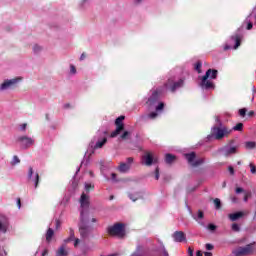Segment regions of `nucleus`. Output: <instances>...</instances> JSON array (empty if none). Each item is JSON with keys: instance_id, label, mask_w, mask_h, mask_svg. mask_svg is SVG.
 Wrapping results in <instances>:
<instances>
[{"instance_id": "nucleus-59", "label": "nucleus", "mask_w": 256, "mask_h": 256, "mask_svg": "<svg viewBox=\"0 0 256 256\" xmlns=\"http://www.w3.org/2000/svg\"><path fill=\"white\" fill-rule=\"evenodd\" d=\"M91 222L92 223H97V219L96 218H92Z\"/></svg>"}, {"instance_id": "nucleus-19", "label": "nucleus", "mask_w": 256, "mask_h": 256, "mask_svg": "<svg viewBox=\"0 0 256 256\" xmlns=\"http://www.w3.org/2000/svg\"><path fill=\"white\" fill-rule=\"evenodd\" d=\"M156 160L153 159V154L147 153L146 155L142 156V164L146 165L147 167H151Z\"/></svg>"}, {"instance_id": "nucleus-16", "label": "nucleus", "mask_w": 256, "mask_h": 256, "mask_svg": "<svg viewBox=\"0 0 256 256\" xmlns=\"http://www.w3.org/2000/svg\"><path fill=\"white\" fill-rule=\"evenodd\" d=\"M9 229V219L5 215H0V233H7Z\"/></svg>"}, {"instance_id": "nucleus-41", "label": "nucleus", "mask_w": 256, "mask_h": 256, "mask_svg": "<svg viewBox=\"0 0 256 256\" xmlns=\"http://www.w3.org/2000/svg\"><path fill=\"white\" fill-rule=\"evenodd\" d=\"M155 180L159 181V167L155 169Z\"/></svg>"}, {"instance_id": "nucleus-5", "label": "nucleus", "mask_w": 256, "mask_h": 256, "mask_svg": "<svg viewBox=\"0 0 256 256\" xmlns=\"http://www.w3.org/2000/svg\"><path fill=\"white\" fill-rule=\"evenodd\" d=\"M183 83H185L183 79H177L175 77L169 78L167 83L164 84L162 91H171L172 93H175L176 89H181Z\"/></svg>"}, {"instance_id": "nucleus-35", "label": "nucleus", "mask_w": 256, "mask_h": 256, "mask_svg": "<svg viewBox=\"0 0 256 256\" xmlns=\"http://www.w3.org/2000/svg\"><path fill=\"white\" fill-rule=\"evenodd\" d=\"M232 231H236V232L241 231L239 224H237V223L232 224Z\"/></svg>"}, {"instance_id": "nucleus-20", "label": "nucleus", "mask_w": 256, "mask_h": 256, "mask_svg": "<svg viewBox=\"0 0 256 256\" xmlns=\"http://www.w3.org/2000/svg\"><path fill=\"white\" fill-rule=\"evenodd\" d=\"M244 215H245V213H243V212L232 213V214H229V219H230V221H237V220L241 219V217H243Z\"/></svg>"}, {"instance_id": "nucleus-53", "label": "nucleus", "mask_w": 256, "mask_h": 256, "mask_svg": "<svg viewBox=\"0 0 256 256\" xmlns=\"http://www.w3.org/2000/svg\"><path fill=\"white\" fill-rule=\"evenodd\" d=\"M236 193H237V194L243 193V188H236Z\"/></svg>"}, {"instance_id": "nucleus-4", "label": "nucleus", "mask_w": 256, "mask_h": 256, "mask_svg": "<svg viewBox=\"0 0 256 256\" xmlns=\"http://www.w3.org/2000/svg\"><path fill=\"white\" fill-rule=\"evenodd\" d=\"M161 91L155 90L152 92V95L148 98L147 105L149 107H156V111H163L165 104L159 102Z\"/></svg>"}, {"instance_id": "nucleus-27", "label": "nucleus", "mask_w": 256, "mask_h": 256, "mask_svg": "<svg viewBox=\"0 0 256 256\" xmlns=\"http://www.w3.org/2000/svg\"><path fill=\"white\" fill-rule=\"evenodd\" d=\"M129 199H131V201H137V199H141V194H129Z\"/></svg>"}, {"instance_id": "nucleus-34", "label": "nucleus", "mask_w": 256, "mask_h": 256, "mask_svg": "<svg viewBox=\"0 0 256 256\" xmlns=\"http://www.w3.org/2000/svg\"><path fill=\"white\" fill-rule=\"evenodd\" d=\"M161 252L163 256H169V252H167V249L163 244L161 245Z\"/></svg>"}, {"instance_id": "nucleus-54", "label": "nucleus", "mask_w": 256, "mask_h": 256, "mask_svg": "<svg viewBox=\"0 0 256 256\" xmlns=\"http://www.w3.org/2000/svg\"><path fill=\"white\" fill-rule=\"evenodd\" d=\"M253 115H255V112H254V111L248 112V117H253Z\"/></svg>"}, {"instance_id": "nucleus-30", "label": "nucleus", "mask_w": 256, "mask_h": 256, "mask_svg": "<svg viewBox=\"0 0 256 256\" xmlns=\"http://www.w3.org/2000/svg\"><path fill=\"white\" fill-rule=\"evenodd\" d=\"M234 131H243V123H238L233 127Z\"/></svg>"}, {"instance_id": "nucleus-8", "label": "nucleus", "mask_w": 256, "mask_h": 256, "mask_svg": "<svg viewBox=\"0 0 256 256\" xmlns=\"http://www.w3.org/2000/svg\"><path fill=\"white\" fill-rule=\"evenodd\" d=\"M16 141L22 149H29V147L35 145V139L27 135L18 136Z\"/></svg>"}, {"instance_id": "nucleus-47", "label": "nucleus", "mask_w": 256, "mask_h": 256, "mask_svg": "<svg viewBox=\"0 0 256 256\" xmlns=\"http://www.w3.org/2000/svg\"><path fill=\"white\" fill-rule=\"evenodd\" d=\"M33 50H34V53H37L38 51H41V47H39L38 45H35Z\"/></svg>"}, {"instance_id": "nucleus-45", "label": "nucleus", "mask_w": 256, "mask_h": 256, "mask_svg": "<svg viewBox=\"0 0 256 256\" xmlns=\"http://www.w3.org/2000/svg\"><path fill=\"white\" fill-rule=\"evenodd\" d=\"M228 171H229V173H230L231 175H235V170L233 169L232 166H229V167H228Z\"/></svg>"}, {"instance_id": "nucleus-29", "label": "nucleus", "mask_w": 256, "mask_h": 256, "mask_svg": "<svg viewBox=\"0 0 256 256\" xmlns=\"http://www.w3.org/2000/svg\"><path fill=\"white\" fill-rule=\"evenodd\" d=\"M94 185L90 184V183H85L84 189L85 191H87V193H89V191H91V189H94Z\"/></svg>"}, {"instance_id": "nucleus-55", "label": "nucleus", "mask_w": 256, "mask_h": 256, "mask_svg": "<svg viewBox=\"0 0 256 256\" xmlns=\"http://www.w3.org/2000/svg\"><path fill=\"white\" fill-rule=\"evenodd\" d=\"M204 256H213V253H211V252H205Z\"/></svg>"}, {"instance_id": "nucleus-40", "label": "nucleus", "mask_w": 256, "mask_h": 256, "mask_svg": "<svg viewBox=\"0 0 256 256\" xmlns=\"http://www.w3.org/2000/svg\"><path fill=\"white\" fill-rule=\"evenodd\" d=\"M249 197H251V192H247L244 196V202L247 203L249 201Z\"/></svg>"}, {"instance_id": "nucleus-12", "label": "nucleus", "mask_w": 256, "mask_h": 256, "mask_svg": "<svg viewBox=\"0 0 256 256\" xmlns=\"http://www.w3.org/2000/svg\"><path fill=\"white\" fill-rule=\"evenodd\" d=\"M21 81V78H13L10 80H5L1 85H0V91H7V89H13L17 83Z\"/></svg>"}, {"instance_id": "nucleus-38", "label": "nucleus", "mask_w": 256, "mask_h": 256, "mask_svg": "<svg viewBox=\"0 0 256 256\" xmlns=\"http://www.w3.org/2000/svg\"><path fill=\"white\" fill-rule=\"evenodd\" d=\"M250 172H251L252 174H255V173H256V167L254 166L253 163H250Z\"/></svg>"}, {"instance_id": "nucleus-46", "label": "nucleus", "mask_w": 256, "mask_h": 256, "mask_svg": "<svg viewBox=\"0 0 256 256\" xmlns=\"http://www.w3.org/2000/svg\"><path fill=\"white\" fill-rule=\"evenodd\" d=\"M206 249H207V251H212L213 244H206Z\"/></svg>"}, {"instance_id": "nucleus-64", "label": "nucleus", "mask_w": 256, "mask_h": 256, "mask_svg": "<svg viewBox=\"0 0 256 256\" xmlns=\"http://www.w3.org/2000/svg\"><path fill=\"white\" fill-rule=\"evenodd\" d=\"M80 170H81L80 168H78V169L76 170V175H77V173H79Z\"/></svg>"}, {"instance_id": "nucleus-23", "label": "nucleus", "mask_w": 256, "mask_h": 256, "mask_svg": "<svg viewBox=\"0 0 256 256\" xmlns=\"http://www.w3.org/2000/svg\"><path fill=\"white\" fill-rule=\"evenodd\" d=\"M53 235H55V232L52 228H49L46 232V241L47 243H51V239H53Z\"/></svg>"}, {"instance_id": "nucleus-39", "label": "nucleus", "mask_w": 256, "mask_h": 256, "mask_svg": "<svg viewBox=\"0 0 256 256\" xmlns=\"http://www.w3.org/2000/svg\"><path fill=\"white\" fill-rule=\"evenodd\" d=\"M157 112H151L149 115H148V117H149V119H155L156 117H157Z\"/></svg>"}, {"instance_id": "nucleus-10", "label": "nucleus", "mask_w": 256, "mask_h": 256, "mask_svg": "<svg viewBox=\"0 0 256 256\" xmlns=\"http://www.w3.org/2000/svg\"><path fill=\"white\" fill-rule=\"evenodd\" d=\"M123 121H125V116H119L115 120L116 129L111 133L110 137L112 138L117 137V135H119L121 131L125 129V124H123Z\"/></svg>"}, {"instance_id": "nucleus-7", "label": "nucleus", "mask_w": 256, "mask_h": 256, "mask_svg": "<svg viewBox=\"0 0 256 256\" xmlns=\"http://www.w3.org/2000/svg\"><path fill=\"white\" fill-rule=\"evenodd\" d=\"M255 243H250L244 247H239L236 250H234L232 253L235 256H247L252 255L253 251H255L254 247Z\"/></svg>"}, {"instance_id": "nucleus-28", "label": "nucleus", "mask_w": 256, "mask_h": 256, "mask_svg": "<svg viewBox=\"0 0 256 256\" xmlns=\"http://www.w3.org/2000/svg\"><path fill=\"white\" fill-rule=\"evenodd\" d=\"M215 209H221V200L219 198L214 199Z\"/></svg>"}, {"instance_id": "nucleus-52", "label": "nucleus", "mask_w": 256, "mask_h": 256, "mask_svg": "<svg viewBox=\"0 0 256 256\" xmlns=\"http://www.w3.org/2000/svg\"><path fill=\"white\" fill-rule=\"evenodd\" d=\"M17 206H18V209H21V199L20 198L17 199Z\"/></svg>"}, {"instance_id": "nucleus-36", "label": "nucleus", "mask_w": 256, "mask_h": 256, "mask_svg": "<svg viewBox=\"0 0 256 256\" xmlns=\"http://www.w3.org/2000/svg\"><path fill=\"white\" fill-rule=\"evenodd\" d=\"M201 67H202L201 62H197L195 64V70L197 71V73H201Z\"/></svg>"}, {"instance_id": "nucleus-61", "label": "nucleus", "mask_w": 256, "mask_h": 256, "mask_svg": "<svg viewBox=\"0 0 256 256\" xmlns=\"http://www.w3.org/2000/svg\"><path fill=\"white\" fill-rule=\"evenodd\" d=\"M232 201H233V203H236L237 202V198H232Z\"/></svg>"}, {"instance_id": "nucleus-42", "label": "nucleus", "mask_w": 256, "mask_h": 256, "mask_svg": "<svg viewBox=\"0 0 256 256\" xmlns=\"http://www.w3.org/2000/svg\"><path fill=\"white\" fill-rule=\"evenodd\" d=\"M129 137V132L125 131L121 136L120 139H127Z\"/></svg>"}, {"instance_id": "nucleus-33", "label": "nucleus", "mask_w": 256, "mask_h": 256, "mask_svg": "<svg viewBox=\"0 0 256 256\" xmlns=\"http://www.w3.org/2000/svg\"><path fill=\"white\" fill-rule=\"evenodd\" d=\"M207 230L208 231H216L217 230V226L215 224H208Z\"/></svg>"}, {"instance_id": "nucleus-22", "label": "nucleus", "mask_w": 256, "mask_h": 256, "mask_svg": "<svg viewBox=\"0 0 256 256\" xmlns=\"http://www.w3.org/2000/svg\"><path fill=\"white\" fill-rule=\"evenodd\" d=\"M69 255V251L65 249V245H62L57 251L56 256H67Z\"/></svg>"}, {"instance_id": "nucleus-6", "label": "nucleus", "mask_w": 256, "mask_h": 256, "mask_svg": "<svg viewBox=\"0 0 256 256\" xmlns=\"http://www.w3.org/2000/svg\"><path fill=\"white\" fill-rule=\"evenodd\" d=\"M108 233L112 237H119L121 239L125 237V225L121 223L114 224L108 228Z\"/></svg>"}, {"instance_id": "nucleus-37", "label": "nucleus", "mask_w": 256, "mask_h": 256, "mask_svg": "<svg viewBox=\"0 0 256 256\" xmlns=\"http://www.w3.org/2000/svg\"><path fill=\"white\" fill-rule=\"evenodd\" d=\"M239 115H240V117H245V115H247V109L246 108L240 109Z\"/></svg>"}, {"instance_id": "nucleus-17", "label": "nucleus", "mask_w": 256, "mask_h": 256, "mask_svg": "<svg viewBox=\"0 0 256 256\" xmlns=\"http://www.w3.org/2000/svg\"><path fill=\"white\" fill-rule=\"evenodd\" d=\"M70 236L64 240V243H70V241H74V247H79L81 240L79 238H75V231L73 228L69 229Z\"/></svg>"}, {"instance_id": "nucleus-25", "label": "nucleus", "mask_w": 256, "mask_h": 256, "mask_svg": "<svg viewBox=\"0 0 256 256\" xmlns=\"http://www.w3.org/2000/svg\"><path fill=\"white\" fill-rule=\"evenodd\" d=\"M232 41H235V45L233 49H237L241 45V38L239 36H232L231 37Z\"/></svg>"}, {"instance_id": "nucleus-50", "label": "nucleus", "mask_w": 256, "mask_h": 256, "mask_svg": "<svg viewBox=\"0 0 256 256\" xmlns=\"http://www.w3.org/2000/svg\"><path fill=\"white\" fill-rule=\"evenodd\" d=\"M229 49H232L231 45L226 44V45L224 46V51H229Z\"/></svg>"}, {"instance_id": "nucleus-43", "label": "nucleus", "mask_w": 256, "mask_h": 256, "mask_svg": "<svg viewBox=\"0 0 256 256\" xmlns=\"http://www.w3.org/2000/svg\"><path fill=\"white\" fill-rule=\"evenodd\" d=\"M70 72H71L73 75H75V74L77 73V69H76L73 65H71V66H70Z\"/></svg>"}, {"instance_id": "nucleus-32", "label": "nucleus", "mask_w": 256, "mask_h": 256, "mask_svg": "<svg viewBox=\"0 0 256 256\" xmlns=\"http://www.w3.org/2000/svg\"><path fill=\"white\" fill-rule=\"evenodd\" d=\"M255 142H246V149H255Z\"/></svg>"}, {"instance_id": "nucleus-3", "label": "nucleus", "mask_w": 256, "mask_h": 256, "mask_svg": "<svg viewBox=\"0 0 256 256\" xmlns=\"http://www.w3.org/2000/svg\"><path fill=\"white\" fill-rule=\"evenodd\" d=\"M105 143H107V131L99 130L90 142V147L101 149Z\"/></svg>"}, {"instance_id": "nucleus-14", "label": "nucleus", "mask_w": 256, "mask_h": 256, "mask_svg": "<svg viewBox=\"0 0 256 256\" xmlns=\"http://www.w3.org/2000/svg\"><path fill=\"white\" fill-rule=\"evenodd\" d=\"M28 179L29 181H32V183H34L35 189L39 187V173H35V175L33 176V167L31 166L28 168Z\"/></svg>"}, {"instance_id": "nucleus-58", "label": "nucleus", "mask_w": 256, "mask_h": 256, "mask_svg": "<svg viewBox=\"0 0 256 256\" xmlns=\"http://www.w3.org/2000/svg\"><path fill=\"white\" fill-rule=\"evenodd\" d=\"M47 253H48V251H47V250H44V251L42 252V256L47 255Z\"/></svg>"}, {"instance_id": "nucleus-9", "label": "nucleus", "mask_w": 256, "mask_h": 256, "mask_svg": "<svg viewBox=\"0 0 256 256\" xmlns=\"http://www.w3.org/2000/svg\"><path fill=\"white\" fill-rule=\"evenodd\" d=\"M195 157V152L185 154V159H187L188 163L192 165V167H199V165H203V163H205V158H199L195 160Z\"/></svg>"}, {"instance_id": "nucleus-63", "label": "nucleus", "mask_w": 256, "mask_h": 256, "mask_svg": "<svg viewBox=\"0 0 256 256\" xmlns=\"http://www.w3.org/2000/svg\"><path fill=\"white\" fill-rule=\"evenodd\" d=\"M90 177H94L93 172L90 171Z\"/></svg>"}, {"instance_id": "nucleus-26", "label": "nucleus", "mask_w": 256, "mask_h": 256, "mask_svg": "<svg viewBox=\"0 0 256 256\" xmlns=\"http://www.w3.org/2000/svg\"><path fill=\"white\" fill-rule=\"evenodd\" d=\"M131 256H143V250L141 246H138L136 248V251Z\"/></svg>"}, {"instance_id": "nucleus-24", "label": "nucleus", "mask_w": 256, "mask_h": 256, "mask_svg": "<svg viewBox=\"0 0 256 256\" xmlns=\"http://www.w3.org/2000/svg\"><path fill=\"white\" fill-rule=\"evenodd\" d=\"M175 159H176L175 155H172V154H166V156H165V162L168 165H171V163H173V161H175Z\"/></svg>"}, {"instance_id": "nucleus-1", "label": "nucleus", "mask_w": 256, "mask_h": 256, "mask_svg": "<svg viewBox=\"0 0 256 256\" xmlns=\"http://www.w3.org/2000/svg\"><path fill=\"white\" fill-rule=\"evenodd\" d=\"M89 195L85 192L82 193L80 197V225L79 231L82 239H87L91 229L89 228Z\"/></svg>"}, {"instance_id": "nucleus-18", "label": "nucleus", "mask_w": 256, "mask_h": 256, "mask_svg": "<svg viewBox=\"0 0 256 256\" xmlns=\"http://www.w3.org/2000/svg\"><path fill=\"white\" fill-rule=\"evenodd\" d=\"M221 153L225 157H229V155H235V153H237V147L230 145L225 146L221 149Z\"/></svg>"}, {"instance_id": "nucleus-57", "label": "nucleus", "mask_w": 256, "mask_h": 256, "mask_svg": "<svg viewBox=\"0 0 256 256\" xmlns=\"http://www.w3.org/2000/svg\"><path fill=\"white\" fill-rule=\"evenodd\" d=\"M83 59H85V53L81 54L80 56V61H83Z\"/></svg>"}, {"instance_id": "nucleus-60", "label": "nucleus", "mask_w": 256, "mask_h": 256, "mask_svg": "<svg viewBox=\"0 0 256 256\" xmlns=\"http://www.w3.org/2000/svg\"><path fill=\"white\" fill-rule=\"evenodd\" d=\"M64 109H69V104H65Z\"/></svg>"}, {"instance_id": "nucleus-2", "label": "nucleus", "mask_w": 256, "mask_h": 256, "mask_svg": "<svg viewBox=\"0 0 256 256\" xmlns=\"http://www.w3.org/2000/svg\"><path fill=\"white\" fill-rule=\"evenodd\" d=\"M218 73L216 69H208L201 79L200 87L206 90L215 89V84L211 79H217Z\"/></svg>"}, {"instance_id": "nucleus-49", "label": "nucleus", "mask_w": 256, "mask_h": 256, "mask_svg": "<svg viewBox=\"0 0 256 256\" xmlns=\"http://www.w3.org/2000/svg\"><path fill=\"white\" fill-rule=\"evenodd\" d=\"M61 227V220H56V229Z\"/></svg>"}, {"instance_id": "nucleus-56", "label": "nucleus", "mask_w": 256, "mask_h": 256, "mask_svg": "<svg viewBox=\"0 0 256 256\" xmlns=\"http://www.w3.org/2000/svg\"><path fill=\"white\" fill-rule=\"evenodd\" d=\"M196 256H203V252L197 251V252H196Z\"/></svg>"}, {"instance_id": "nucleus-21", "label": "nucleus", "mask_w": 256, "mask_h": 256, "mask_svg": "<svg viewBox=\"0 0 256 256\" xmlns=\"http://www.w3.org/2000/svg\"><path fill=\"white\" fill-rule=\"evenodd\" d=\"M204 216L205 215L203 214V211L199 210L197 216L194 215L193 219H195V221H197L199 225H202L203 227H205V223L201 221V219H203Z\"/></svg>"}, {"instance_id": "nucleus-62", "label": "nucleus", "mask_w": 256, "mask_h": 256, "mask_svg": "<svg viewBox=\"0 0 256 256\" xmlns=\"http://www.w3.org/2000/svg\"><path fill=\"white\" fill-rule=\"evenodd\" d=\"M217 123L221 124V121L219 120V117L216 118Z\"/></svg>"}, {"instance_id": "nucleus-13", "label": "nucleus", "mask_w": 256, "mask_h": 256, "mask_svg": "<svg viewBox=\"0 0 256 256\" xmlns=\"http://www.w3.org/2000/svg\"><path fill=\"white\" fill-rule=\"evenodd\" d=\"M175 243H187V235L183 231H176L172 234Z\"/></svg>"}, {"instance_id": "nucleus-44", "label": "nucleus", "mask_w": 256, "mask_h": 256, "mask_svg": "<svg viewBox=\"0 0 256 256\" xmlns=\"http://www.w3.org/2000/svg\"><path fill=\"white\" fill-rule=\"evenodd\" d=\"M27 129V123L20 124V131H25Z\"/></svg>"}, {"instance_id": "nucleus-51", "label": "nucleus", "mask_w": 256, "mask_h": 256, "mask_svg": "<svg viewBox=\"0 0 256 256\" xmlns=\"http://www.w3.org/2000/svg\"><path fill=\"white\" fill-rule=\"evenodd\" d=\"M111 177H112V181H117V174L112 173Z\"/></svg>"}, {"instance_id": "nucleus-31", "label": "nucleus", "mask_w": 256, "mask_h": 256, "mask_svg": "<svg viewBox=\"0 0 256 256\" xmlns=\"http://www.w3.org/2000/svg\"><path fill=\"white\" fill-rule=\"evenodd\" d=\"M19 163H21V160L19 159V157L18 156H13L11 165H17Z\"/></svg>"}, {"instance_id": "nucleus-15", "label": "nucleus", "mask_w": 256, "mask_h": 256, "mask_svg": "<svg viewBox=\"0 0 256 256\" xmlns=\"http://www.w3.org/2000/svg\"><path fill=\"white\" fill-rule=\"evenodd\" d=\"M132 163H133V158L132 157L127 158V163L125 162L120 163L118 167V171H120V173H127V171L131 169Z\"/></svg>"}, {"instance_id": "nucleus-11", "label": "nucleus", "mask_w": 256, "mask_h": 256, "mask_svg": "<svg viewBox=\"0 0 256 256\" xmlns=\"http://www.w3.org/2000/svg\"><path fill=\"white\" fill-rule=\"evenodd\" d=\"M226 133H227L226 127L221 128L218 126H214L212 127V134L211 136H208V139H211V137H214V139H223Z\"/></svg>"}, {"instance_id": "nucleus-48", "label": "nucleus", "mask_w": 256, "mask_h": 256, "mask_svg": "<svg viewBox=\"0 0 256 256\" xmlns=\"http://www.w3.org/2000/svg\"><path fill=\"white\" fill-rule=\"evenodd\" d=\"M188 256H193V248H188Z\"/></svg>"}]
</instances>
